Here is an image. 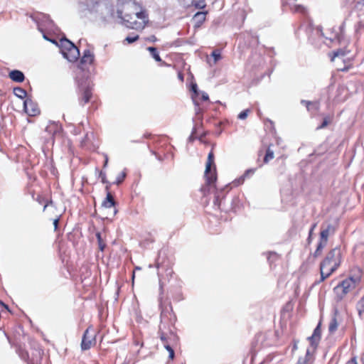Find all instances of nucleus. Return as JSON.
I'll return each mask as SVG.
<instances>
[{
	"label": "nucleus",
	"mask_w": 364,
	"mask_h": 364,
	"mask_svg": "<svg viewBox=\"0 0 364 364\" xmlns=\"http://www.w3.org/2000/svg\"><path fill=\"white\" fill-rule=\"evenodd\" d=\"M116 14L121 23L131 29L142 31L149 22L146 11L134 1L119 3Z\"/></svg>",
	"instance_id": "f257e3e1"
},
{
	"label": "nucleus",
	"mask_w": 364,
	"mask_h": 364,
	"mask_svg": "<svg viewBox=\"0 0 364 364\" xmlns=\"http://www.w3.org/2000/svg\"><path fill=\"white\" fill-rule=\"evenodd\" d=\"M341 262V251L336 247L331 250L326 256L320 265L321 281L328 277L337 269Z\"/></svg>",
	"instance_id": "f03ea898"
},
{
	"label": "nucleus",
	"mask_w": 364,
	"mask_h": 364,
	"mask_svg": "<svg viewBox=\"0 0 364 364\" xmlns=\"http://www.w3.org/2000/svg\"><path fill=\"white\" fill-rule=\"evenodd\" d=\"M60 48V52L63 57L68 61L73 62L76 60L80 56L78 48L69 40L62 38L59 43H55Z\"/></svg>",
	"instance_id": "7ed1b4c3"
},
{
	"label": "nucleus",
	"mask_w": 364,
	"mask_h": 364,
	"mask_svg": "<svg viewBox=\"0 0 364 364\" xmlns=\"http://www.w3.org/2000/svg\"><path fill=\"white\" fill-rule=\"evenodd\" d=\"M94 14L103 23H108L114 18V13L111 5L105 2H95Z\"/></svg>",
	"instance_id": "20e7f679"
},
{
	"label": "nucleus",
	"mask_w": 364,
	"mask_h": 364,
	"mask_svg": "<svg viewBox=\"0 0 364 364\" xmlns=\"http://www.w3.org/2000/svg\"><path fill=\"white\" fill-rule=\"evenodd\" d=\"M356 282V279H353V277H349L344 279L336 287H334L333 291L336 299L338 301L343 299L348 292L355 288Z\"/></svg>",
	"instance_id": "39448f33"
},
{
	"label": "nucleus",
	"mask_w": 364,
	"mask_h": 364,
	"mask_svg": "<svg viewBox=\"0 0 364 364\" xmlns=\"http://www.w3.org/2000/svg\"><path fill=\"white\" fill-rule=\"evenodd\" d=\"M212 166H214V156L213 152H210L208 156V160L205 170V177L206 178L207 183L209 184L213 183L216 181L215 168L214 167V170L212 171Z\"/></svg>",
	"instance_id": "423d86ee"
},
{
	"label": "nucleus",
	"mask_w": 364,
	"mask_h": 364,
	"mask_svg": "<svg viewBox=\"0 0 364 364\" xmlns=\"http://www.w3.org/2000/svg\"><path fill=\"white\" fill-rule=\"evenodd\" d=\"M95 332L91 327H89L85 331L81 343V348L83 350L90 349L95 344Z\"/></svg>",
	"instance_id": "0eeeda50"
},
{
	"label": "nucleus",
	"mask_w": 364,
	"mask_h": 364,
	"mask_svg": "<svg viewBox=\"0 0 364 364\" xmlns=\"http://www.w3.org/2000/svg\"><path fill=\"white\" fill-rule=\"evenodd\" d=\"M25 112L30 116H36L39 113V109L36 102L31 99H26L23 103Z\"/></svg>",
	"instance_id": "6e6552de"
},
{
	"label": "nucleus",
	"mask_w": 364,
	"mask_h": 364,
	"mask_svg": "<svg viewBox=\"0 0 364 364\" xmlns=\"http://www.w3.org/2000/svg\"><path fill=\"white\" fill-rule=\"evenodd\" d=\"M321 338V328L320 323L314 329V333L311 336L308 338L310 343V347L313 350H315Z\"/></svg>",
	"instance_id": "1a4fd4ad"
},
{
	"label": "nucleus",
	"mask_w": 364,
	"mask_h": 364,
	"mask_svg": "<svg viewBox=\"0 0 364 364\" xmlns=\"http://www.w3.org/2000/svg\"><path fill=\"white\" fill-rule=\"evenodd\" d=\"M184 7L194 6L196 9H203L205 6V0H179Z\"/></svg>",
	"instance_id": "9d476101"
},
{
	"label": "nucleus",
	"mask_w": 364,
	"mask_h": 364,
	"mask_svg": "<svg viewBox=\"0 0 364 364\" xmlns=\"http://www.w3.org/2000/svg\"><path fill=\"white\" fill-rule=\"evenodd\" d=\"M95 8V2L90 1L89 3L85 2H79L77 4V10L80 13L84 14L86 11H89L90 13H94V10Z\"/></svg>",
	"instance_id": "9b49d317"
},
{
	"label": "nucleus",
	"mask_w": 364,
	"mask_h": 364,
	"mask_svg": "<svg viewBox=\"0 0 364 364\" xmlns=\"http://www.w3.org/2000/svg\"><path fill=\"white\" fill-rule=\"evenodd\" d=\"M94 54L90 50H85L83 55L81 58V63L90 65L94 60Z\"/></svg>",
	"instance_id": "f8f14e48"
},
{
	"label": "nucleus",
	"mask_w": 364,
	"mask_h": 364,
	"mask_svg": "<svg viewBox=\"0 0 364 364\" xmlns=\"http://www.w3.org/2000/svg\"><path fill=\"white\" fill-rule=\"evenodd\" d=\"M335 232L334 227L328 224L326 228H322L321 233H320V238L324 239V240H328V236L331 234H333Z\"/></svg>",
	"instance_id": "ddd939ff"
},
{
	"label": "nucleus",
	"mask_w": 364,
	"mask_h": 364,
	"mask_svg": "<svg viewBox=\"0 0 364 364\" xmlns=\"http://www.w3.org/2000/svg\"><path fill=\"white\" fill-rule=\"evenodd\" d=\"M9 75L12 80L18 82H23L25 78L23 73L21 71L17 70L11 71Z\"/></svg>",
	"instance_id": "4468645a"
},
{
	"label": "nucleus",
	"mask_w": 364,
	"mask_h": 364,
	"mask_svg": "<svg viewBox=\"0 0 364 364\" xmlns=\"http://www.w3.org/2000/svg\"><path fill=\"white\" fill-rule=\"evenodd\" d=\"M337 315H338V311L336 310L335 313H334V316L331 318V320L329 323V325H328V331L331 333H334L338 328V318H337Z\"/></svg>",
	"instance_id": "2eb2a0df"
},
{
	"label": "nucleus",
	"mask_w": 364,
	"mask_h": 364,
	"mask_svg": "<svg viewBox=\"0 0 364 364\" xmlns=\"http://www.w3.org/2000/svg\"><path fill=\"white\" fill-rule=\"evenodd\" d=\"M314 350H312L311 348H308L306 351V355L303 358H299L298 362L296 364H310L311 356V354Z\"/></svg>",
	"instance_id": "dca6fc26"
},
{
	"label": "nucleus",
	"mask_w": 364,
	"mask_h": 364,
	"mask_svg": "<svg viewBox=\"0 0 364 364\" xmlns=\"http://www.w3.org/2000/svg\"><path fill=\"white\" fill-rule=\"evenodd\" d=\"M211 56L213 58V62L210 60L208 59V63L210 66L215 65L218 63V61L221 59L220 53L219 50H214L212 53Z\"/></svg>",
	"instance_id": "f3484780"
},
{
	"label": "nucleus",
	"mask_w": 364,
	"mask_h": 364,
	"mask_svg": "<svg viewBox=\"0 0 364 364\" xmlns=\"http://www.w3.org/2000/svg\"><path fill=\"white\" fill-rule=\"evenodd\" d=\"M92 97V92L90 88H86L83 91L82 97L81 99V102L83 104L87 103Z\"/></svg>",
	"instance_id": "a211bd4d"
},
{
	"label": "nucleus",
	"mask_w": 364,
	"mask_h": 364,
	"mask_svg": "<svg viewBox=\"0 0 364 364\" xmlns=\"http://www.w3.org/2000/svg\"><path fill=\"white\" fill-rule=\"evenodd\" d=\"M14 94L20 99H24L27 95L26 91L21 87H15L14 89Z\"/></svg>",
	"instance_id": "6ab92c4d"
},
{
	"label": "nucleus",
	"mask_w": 364,
	"mask_h": 364,
	"mask_svg": "<svg viewBox=\"0 0 364 364\" xmlns=\"http://www.w3.org/2000/svg\"><path fill=\"white\" fill-rule=\"evenodd\" d=\"M327 242L328 240H324V239L320 238V241L314 253L315 256H318L321 254L322 250L326 246Z\"/></svg>",
	"instance_id": "aec40b11"
},
{
	"label": "nucleus",
	"mask_w": 364,
	"mask_h": 364,
	"mask_svg": "<svg viewBox=\"0 0 364 364\" xmlns=\"http://www.w3.org/2000/svg\"><path fill=\"white\" fill-rule=\"evenodd\" d=\"M327 242L328 240H324V239L320 238V241L314 253L315 256H318L321 254L322 250L326 246Z\"/></svg>",
	"instance_id": "412c9836"
},
{
	"label": "nucleus",
	"mask_w": 364,
	"mask_h": 364,
	"mask_svg": "<svg viewBox=\"0 0 364 364\" xmlns=\"http://www.w3.org/2000/svg\"><path fill=\"white\" fill-rule=\"evenodd\" d=\"M147 50L150 52L151 55L153 58L157 62H161V58H160L159 53L154 47H148Z\"/></svg>",
	"instance_id": "4be33fe9"
},
{
	"label": "nucleus",
	"mask_w": 364,
	"mask_h": 364,
	"mask_svg": "<svg viewBox=\"0 0 364 364\" xmlns=\"http://www.w3.org/2000/svg\"><path fill=\"white\" fill-rule=\"evenodd\" d=\"M346 55L345 51L342 50H338L337 51L334 52L333 56L331 58L332 61H336L338 60H342L341 58Z\"/></svg>",
	"instance_id": "5701e85b"
},
{
	"label": "nucleus",
	"mask_w": 364,
	"mask_h": 364,
	"mask_svg": "<svg viewBox=\"0 0 364 364\" xmlns=\"http://www.w3.org/2000/svg\"><path fill=\"white\" fill-rule=\"evenodd\" d=\"M274 158V151L269 148L267 149L265 156L264 158V163H268L270 160Z\"/></svg>",
	"instance_id": "b1692460"
},
{
	"label": "nucleus",
	"mask_w": 364,
	"mask_h": 364,
	"mask_svg": "<svg viewBox=\"0 0 364 364\" xmlns=\"http://www.w3.org/2000/svg\"><path fill=\"white\" fill-rule=\"evenodd\" d=\"M205 12H198L195 14L194 18L199 23H202L205 19Z\"/></svg>",
	"instance_id": "393cba45"
},
{
	"label": "nucleus",
	"mask_w": 364,
	"mask_h": 364,
	"mask_svg": "<svg viewBox=\"0 0 364 364\" xmlns=\"http://www.w3.org/2000/svg\"><path fill=\"white\" fill-rule=\"evenodd\" d=\"M96 236H97V241H98L99 249L101 251H103L105 247V244L102 241L101 234L100 232H97Z\"/></svg>",
	"instance_id": "a878e982"
},
{
	"label": "nucleus",
	"mask_w": 364,
	"mask_h": 364,
	"mask_svg": "<svg viewBox=\"0 0 364 364\" xmlns=\"http://www.w3.org/2000/svg\"><path fill=\"white\" fill-rule=\"evenodd\" d=\"M294 10L295 12H298V13H306V9L304 6H301V5H295L294 6Z\"/></svg>",
	"instance_id": "bb28decb"
},
{
	"label": "nucleus",
	"mask_w": 364,
	"mask_h": 364,
	"mask_svg": "<svg viewBox=\"0 0 364 364\" xmlns=\"http://www.w3.org/2000/svg\"><path fill=\"white\" fill-rule=\"evenodd\" d=\"M138 39H139V36L135 35V36H127L124 39V41L127 42L128 43H132L135 42L136 41H137Z\"/></svg>",
	"instance_id": "cd10ccee"
},
{
	"label": "nucleus",
	"mask_w": 364,
	"mask_h": 364,
	"mask_svg": "<svg viewBox=\"0 0 364 364\" xmlns=\"http://www.w3.org/2000/svg\"><path fill=\"white\" fill-rule=\"evenodd\" d=\"M249 112H250V109H248L241 112L238 114V118L240 119H245L247 117Z\"/></svg>",
	"instance_id": "c85d7f7f"
},
{
	"label": "nucleus",
	"mask_w": 364,
	"mask_h": 364,
	"mask_svg": "<svg viewBox=\"0 0 364 364\" xmlns=\"http://www.w3.org/2000/svg\"><path fill=\"white\" fill-rule=\"evenodd\" d=\"M102 206L105 208H110L114 206V201L104 200Z\"/></svg>",
	"instance_id": "c756f323"
},
{
	"label": "nucleus",
	"mask_w": 364,
	"mask_h": 364,
	"mask_svg": "<svg viewBox=\"0 0 364 364\" xmlns=\"http://www.w3.org/2000/svg\"><path fill=\"white\" fill-rule=\"evenodd\" d=\"M301 103L304 104L306 106V107H307V109L309 110L310 109V106L314 107L316 109H317V104L316 103H313L311 102L304 101V100H302Z\"/></svg>",
	"instance_id": "7c9ffc66"
},
{
	"label": "nucleus",
	"mask_w": 364,
	"mask_h": 364,
	"mask_svg": "<svg viewBox=\"0 0 364 364\" xmlns=\"http://www.w3.org/2000/svg\"><path fill=\"white\" fill-rule=\"evenodd\" d=\"M126 177V173L124 171L121 173L117 177L116 180V183L119 184L123 181L124 178Z\"/></svg>",
	"instance_id": "2f4dec72"
},
{
	"label": "nucleus",
	"mask_w": 364,
	"mask_h": 364,
	"mask_svg": "<svg viewBox=\"0 0 364 364\" xmlns=\"http://www.w3.org/2000/svg\"><path fill=\"white\" fill-rule=\"evenodd\" d=\"M255 172L254 169H248L244 173L242 180L244 181L245 177L247 176L249 174H253Z\"/></svg>",
	"instance_id": "473e14b6"
},
{
	"label": "nucleus",
	"mask_w": 364,
	"mask_h": 364,
	"mask_svg": "<svg viewBox=\"0 0 364 364\" xmlns=\"http://www.w3.org/2000/svg\"><path fill=\"white\" fill-rule=\"evenodd\" d=\"M191 90L195 94H198V87L196 84H193L191 85Z\"/></svg>",
	"instance_id": "72a5a7b5"
},
{
	"label": "nucleus",
	"mask_w": 364,
	"mask_h": 364,
	"mask_svg": "<svg viewBox=\"0 0 364 364\" xmlns=\"http://www.w3.org/2000/svg\"><path fill=\"white\" fill-rule=\"evenodd\" d=\"M59 220H60L59 218H55L53 220V225H54L55 230H56L58 228Z\"/></svg>",
	"instance_id": "f704fd0d"
},
{
	"label": "nucleus",
	"mask_w": 364,
	"mask_h": 364,
	"mask_svg": "<svg viewBox=\"0 0 364 364\" xmlns=\"http://www.w3.org/2000/svg\"><path fill=\"white\" fill-rule=\"evenodd\" d=\"M105 200L114 201L113 197L110 193H107V197Z\"/></svg>",
	"instance_id": "c9c22d12"
},
{
	"label": "nucleus",
	"mask_w": 364,
	"mask_h": 364,
	"mask_svg": "<svg viewBox=\"0 0 364 364\" xmlns=\"http://www.w3.org/2000/svg\"><path fill=\"white\" fill-rule=\"evenodd\" d=\"M208 95L205 92H202V100L204 101H207L208 100Z\"/></svg>",
	"instance_id": "e433bc0d"
},
{
	"label": "nucleus",
	"mask_w": 364,
	"mask_h": 364,
	"mask_svg": "<svg viewBox=\"0 0 364 364\" xmlns=\"http://www.w3.org/2000/svg\"><path fill=\"white\" fill-rule=\"evenodd\" d=\"M346 364H358V362L355 358H352L351 360L348 361Z\"/></svg>",
	"instance_id": "4c0bfd02"
},
{
	"label": "nucleus",
	"mask_w": 364,
	"mask_h": 364,
	"mask_svg": "<svg viewBox=\"0 0 364 364\" xmlns=\"http://www.w3.org/2000/svg\"><path fill=\"white\" fill-rule=\"evenodd\" d=\"M160 338L164 343V344L167 343L166 338V336H165V335L164 333H161V335L160 336Z\"/></svg>",
	"instance_id": "58836bf2"
},
{
	"label": "nucleus",
	"mask_w": 364,
	"mask_h": 364,
	"mask_svg": "<svg viewBox=\"0 0 364 364\" xmlns=\"http://www.w3.org/2000/svg\"><path fill=\"white\" fill-rule=\"evenodd\" d=\"M328 121L326 119H325L322 124L318 127L319 129H322V128H324L327 124H328Z\"/></svg>",
	"instance_id": "ea45409f"
},
{
	"label": "nucleus",
	"mask_w": 364,
	"mask_h": 364,
	"mask_svg": "<svg viewBox=\"0 0 364 364\" xmlns=\"http://www.w3.org/2000/svg\"><path fill=\"white\" fill-rule=\"evenodd\" d=\"M361 311H364V297L363 298V299L361 300L360 301V312Z\"/></svg>",
	"instance_id": "a19ab883"
},
{
	"label": "nucleus",
	"mask_w": 364,
	"mask_h": 364,
	"mask_svg": "<svg viewBox=\"0 0 364 364\" xmlns=\"http://www.w3.org/2000/svg\"><path fill=\"white\" fill-rule=\"evenodd\" d=\"M164 347L168 351V353L170 350H173V348L168 343H165Z\"/></svg>",
	"instance_id": "79ce46f5"
},
{
	"label": "nucleus",
	"mask_w": 364,
	"mask_h": 364,
	"mask_svg": "<svg viewBox=\"0 0 364 364\" xmlns=\"http://www.w3.org/2000/svg\"><path fill=\"white\" fill-rule=\"evenodd\" d=\"M164 347L168 351V353L170 350H173V348L168 343H165Z\"/></svg>",
	"instance_id": "37998d69"
},
{
	"label": "nucleus",
	"mask_w": 364,
	"mask_h": 364,
	"mask_svg": "<svg viewBox=\"0 0 364 364\" xmlns=\"http://www.w3.org/2000/svg\"><path fill=\"white\" fill-rule=\"evenodd\" d=\"M100 176L102 178V181L103 183H105L106 181H105V173H103L102 171L100 172Z\"/></svg>",
	"instance_id": "c03bdc74"
},
{
	"label": "nucleus",
	"mask_w": 364,
	"mask_h": 364,
	"mask_svg": "<svg viewBox=\"0 0 364 364\" xmlns=\"http://www.w3.org/2000/svg\"><path fill=\"white\" fill-rule=\"evenodd\" d=\"M148 40L149 41L154 42L156 41V38L154 36H151L150 37L148 38Z\"/></svg>",
	"instance_id": "a18cd8bd"
},
{
	"label": "nucleus",
	"mask_w": 364,
	"mask_h": 364,
	"mask_svg": "<svg viewBox=\"0 0 364 364\" xmlns=\"http://www.w3.org/2000/svg\"><path fill=\"white\" fill-rule=\"evenodd\" d=\"M168 357H169L170 359H173V358H174V351H173V350H170Z\"/></svg>",
	"instance_id": "49530a36"
},
{
	"label": "nucleus",
	"mask_w": 364,
	"mask_h": 364,
	"mask_svg": "<svg viewBox=\"0 0 364 364\" xmlns=\"http://www.w3.org/2000/svg\"><path fill=\"white\" fill-rule=\"evenodd\" d=\"M107 164H108V157L107 155H105V163H104V167H106L107 166Z\"/></svg>",
	"instance_id": "de8ad7c7"
},
{
	"label": "nucleus",
	"mask_w": 364,
	"mask_h": 364,
	"mask_svg": "<svg viewBox=\"0 0 364 364\" xmlns=\"http://www.w3.org/2000/svg\"><path fill=\"white\" fill-rule=\"evenodd\" d=\"M316 224H314L313 226L311 227V228L309 231V236L311 235V233H312L313 230H314V228H316Z\"/></svg>",
	"instance_id": "09e8293b"
},
{
	"label": "nucleus",
	"mask_w": 364,
	"mask_h": 364,
	"mask_svg": "<svg viewBox=\"0 0 364 364\" xmlns=\"http://www.w3.org/2000/svg\"><path fill=\"white\" fill-rule=\"evenodd\" d=\"M214 203H215V205H216L219 206V205H220V204H219V199H218V197H217V198H215V200H214Z\"/></svg>",
	"instance_id": "8fccbe9b"
},
{
	"label": "nucleus",
	"mask_w": 364,
	"mask_h": 364,
	"mask_svg": "<svg viewBox=\"0 0 364 364\" xmlns=\"http://www.w3.org/2000/svg\"><path fill=\"white\" fill-rule=\"evenodd\" d=\"M178 77H179V79H180L181 81H183V75H182L181 73H179V74H178Z\"/></svg>",
	"instance_id": "3c124183"
},
{
	"label": "nucleus",
	"mask_w": 364,
	"mask_h": 364,
	"mask_svg": "<svg viewBox=\"0 0 364 364\" xmlns=\"http://www.w3.org/2000/svg\"><path fill=\"white\" fill-rule=\"evenodd\" d=\"M135 269H136V270H140V269H141V267H135Z\"/></svg>",
	"instance_id": "603ef678"
},
{
	"label": "nucleus",
	"mask_w": 364,
	"mask_h": 364,
	"mask_svg": "<svg viewBox=\"0 0 364 364\" xmlns=\"http://www.w3.org/2000/svg\"><path fill=\"white\" fill-rule=\"evenodd\" d=\"M338 69L341 70H346V68H338Z\"/></svg>",
	"instance_id": "864d4df0"
},
{
	"label": "nucleus",
	"mask_w": 364,
	"mask_h": 364,
	"mask_svg": "<svg viewBox=\"0 0 364 364\" xmlns=\"http://www.w3.org/2000/svg\"><path fill=\"white\" fill-rule=\"evenodd\" d=\"M134 272L132 274V280H134Z\"/></svg>",
	"instance_id": "5fc2aeb1"
},
{
	"label": "nucleus",
	"mask_w": 364,
	"mask_h": 364,
	"mask_svg": "<svg viewBox=\"0 0 364 364\" xmlns=\"http://www.w3.org/2000/svg\"><path fill=\"white\" fill-rule=\"evenodd\" d=\"M47 205H44L43 210H45L46 208Z\"/></svg>",
	"instance_id": "6e6d98bb"
},
{
	"label": "nucleus",
	"mask_w": 364,
	"mask_h": 364,
	"mask_svg": "<svg viewBox=\"0 0 364 364\" xmlns=\"http://www.w3.org/2000/svg\"><path fill=\"white\" fill-rule=\"evenodd\" d=\"M116 213H117V210H114V215H115V214H116Z\"/></svg>",
	"instance_id": "4d7b16f0"
},
{
	"label": "nucleus",
	"mask_w": 364,
	"mask_h": 364,
	"mask_svg": "<svg viewBox=\"0 0 364 364\" xmlns=\"http://www.w3.org/2000/svg\"><path fill=\"white\" fill-rule=\"evenodd\" d=\"M362 1H363V4H364V0H362Z\"/></svg>",
	"instance_id": "13d9d810"
}]
</instances>
